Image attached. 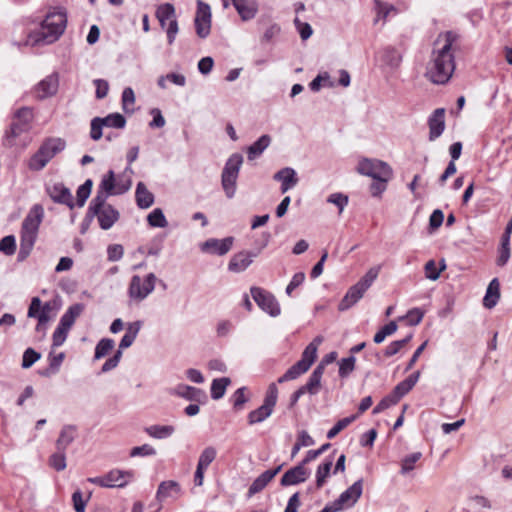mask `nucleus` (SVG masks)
<instances>
[{"label":"nucleus","instance_id":"nucleus-20","mask_svg":"<svg viewBox=\"0 0 512 512\" xmlns=\"http://www.w3.org/2000/svg\"><path fill=\"white\" fill-rule=\"evenodd\" d=\"M48 194L51 199L60 204H65L69 208L74 207L73 196L70 190L61 183L54 184L47 188Z\"/></svg>","mask_w":512,"mask_h":512},{"label":"nucleus","instance_id":"nucleus-59","mask_svg":"<svg viewBox=\"0 0 512 512\" xmlns=\"http://www.w3.org/2000/svg\"><path fill=\"white\" fill-rule=\"evenodd\" d=\"M321 386V378L310 375L307 383L303 386H301L306 393H309L311 395H315L318 393Z\"/></svg>","mask_w":512,"mask_h":512},{"label":"nucleus","instance_id":"nucleus-56","mask_svg":"<svg viewBox=\"0 0 512 512\" xmlns=\"http://www.w3.org/2000/svg\"><path fill=\"white\" fill-rule=\"evenodd\" d=\"M41 355L33 348H27L23 353L22 368H30L36 361L40 359Z\"/></svg>","mask_w":512,"mask_h":512},{"label":"nucleus","instance_id":"nucleus-42","mask_svg":"<svg viewBox=\"0 0 512 512\" xmlns=\"http://www.w3.org/2000/svg\"><path fill=\"white\" fill-rule=\"evenodd\" d=\"M151 227L165 228L168 225L166 217L160 208L154 209L147 217Z\"/></svg>","mask_w":512,"mask_h":512},{"label":"nucleus","instance_id":"nucleus-3","mask_svg":"<svg viewBox=\"0 0 512 512\" xmlns=\"http://www.w3.org/2000/svg\"><path fill=\"white\" fill-rule=\"evenodd\" d=\"M66 148V141L60 137L46 138L31 156L28 167L33 171L42 170L57 154Z\"/></svg>","mask_w":512,"mask_h":512},{"label":"nucleus","instance_id":"nucleus-51","mask_svg":"<svg viewBox=\"0 0 512 512\" xmlns=\"http://www.w3.org/2000/svg\"><path fill=\"white\" fill-rule=\"evenodd\" d=\"M380 269V266L371 267L357 283L360 284L364 289L368 290V288L378 277Z\"/></svg>","mask_w":512,"mask_h":512},{"label":"nucleus","instance_id":"nucleus-58","mask_svg":"<svg viewBox=\"0 0 512 512\" xmlns=\"http://www.w3.org/2000/svg\"><path fill=\"white\" fill-rule=\"evenodd\" d=\"M327 202L336 205L339 209V214H341L348 204V196L342 193H333L329 195Z\"/></svg>","mask_w":512,"mask_h":512},{"label":"nucleus","instance_id":"nucleus-64","mask_svg":"<svg viewBox=\"0 0 512 512\" xmlns=\"http://www.w3.org/2000/svg\"><path fill=\"white\" fill-rule=\"evenodd\" d=\"M399 401L395 399L394 395L391 393L385 398H383L373 409V413L377 414L387 409L391 405L397 404Z\"/></svg>","mask_w":512,"mask_h":512},{"label":"nucleus","instance_id":"nucleus-49","mask_svg":"<svg viewBox=\"0 0 512 512\" xmlns=\"http://www.w3.org/2000/svg\"><path fill=\"white\" fill-rule=\"evenodd\" d=\"M216 454L217 452L214 447H206L199 456L197 466L207 469L208 466L215 460Z\"/></svg>","mask_w":512,"mask_h":512},{"label":"nucleus","instance_id":"nucleus-53","mask_svg":"<svg viewBox=\"0 0 512 512\" xmlns=\"http://www.w3.org/2000/svg\"><path fill=\"white\" fill-rule=\"evenodd\" d=\"M422 457L421 452H414L410 455H407L401 463V473L407 474L408 472L414 469V464L418 462Z\"/></svg>","mask_w":512,"mask_h":512},{"label":"nucleus","instance_id":"nucleus-44","mask_svg":"<svg viewBox=\"0 0 512 512\" xmlns=\"http://www.w3.org/2000/svg\"><path fill=\"white\" fill-rule=\"evenodd\" d=\"M269 476L270 475H268L265 471L261 475H259L250 485L248 490V496L250 497L262 491L271 481V478Z\"/></svg>","mask_w":512,"mask_h":512},{"label":"nucleus","instance_id":"nucleus-45","mask_svg":"<svg viewBox=\"0 0 512 512\" xmlns=\"http://www.w3.org/2000/svg\"><path fill=\"white\" fill-rule=\"evenodd\" d=\"M115 342L110 338L101 339L95 348V359H101L105 357L114 347Z\"/></svg>","mask_w":512,"mask_h":512},{"label":"nucleus","instance_id":"nucleus-62","mask_svg":"<svg viewBox=\"0 0 512 512\" xmlns=\"http://www.w3.org/2000/svg\"><path fill=\"white\" fill-rule=\"evenodd\" d=\"M68 332L69 330L58 325L52 335V347L61 346L65 342Z\"/></svg>","mask_w":512,"mask_h":512},{"label":"nucleus","instance_id":"nucleus-14","mask_svg":"<svg viewBox=\"0 0 512 512\" xmlns=\"http://www.w3.org/2000/svg\"><path fill=\"white\" fill-rule=\"evenodd\" d=\"M310 476V471L301 463L288 469L281 477L280 485L283 487L298 485L305 482Z\"/></svg>","mask_w":512,"mask_h":512},{"label":"nucleus","instance_id":"nucleus-43","mask_svg":"<svg viewBox=\"0 0 512 512\" xmlns=\"http://www.w3.org/2000/svg\"><path fill=\"white\" fill-rule=\"evenodd\" d=\"M115 189H116L115 174H114V171L109 170L107 172V174L103 176L98 190L104 191L110 195H115L114 194Z\"/></svg>","mask_w":512,"mask_h":512},{"label":"nucleus","instance_id":"nucleus-38","mask_svg":"<svg viewBox=\"0 0 512 512\" xmlns=\"http://www.w3.org/2000/svg\"><path fill=\"white\" fill-rule=\"evenodd\" d=\"M109 195L110 194H108V193H106L104 191L98 190L96 196L90 202V205H89V208H88V212H87V216L92 214V213H98V210L110 206V204L106 203L107 198H108Z\"/></svg>","mask_w":512,"mask_h":512},{"label":"nucleus","instance_id":"nucleus-25","mask_svg":"<svg viewBox=\"0 0 512 512\" xmlns=\"http://www.w3.org/2000/svg\"><path fill=\"white\" fill-rule=\"evenodd\" d=\"M231 2L244 21L254 18L257 12L254 0H231Z\"/></svg>","mask_w":512,"mask_h":512},{"label":"nucleus","instance_id":"nucleus-55","mask_svg":"<svg viewBox=\"0 0 512 512\" xmlns=\"http://www.w3.org/2000/svg\"><path fill=\"white\" fill-rule=\"evenodd\" d=\"M322 342H323L322 336L315 337L313 339V341L311 343H309L306 346V348L304 349V351L302 352V354H304L305 358H309L312 361H315V359L317 357L318 347Z\"/></svg>","mask_w":512,"mask_h":512},{"label":"nucleus","instance_id":"nucleus-16","mask_svg":"<svg viewBox=\"0 0 512 512\" xmlns=\"http://www.w3.org/2000/svg\"><path fill=\"white\" fill-rule=\"evenodd\" d=\"M429 140L435 141L445 130V109L437 108L428 118Z\"/></svg>","mask_w":512,"mask_h":512},{"label":"nucleus","instance_id":"nucleus-17","mask_svg":"<svg viewBox=\"0 0 512 512\" xmlns=\"http://www.w3.org/2000/svg\"><path fill=\"white\" fill-rule=\"evenodd\" d=\"M314 361L309 358H305L304 354L301 355V359L292 365L281 377L278 378L277 382L282 384L286 381L295 380L304 373H306Z\"/></svg>","mask_w":512,"mask_h":512},{"label":"nucleus","instance_id":"nucleus-23","mask_svg":"<svg viewBox=\"0 0 512 512\" xmlns=\"http://www.w3.org/2000/svg\"><path fill=\"white\" fill-rule=\"evenodd\" d=\"M367 290L364 289L360 284L356 283L349 288L341 302L339 303V310L345 311L356 304L364 295Z\"/></svg>","mask_w":512,"mask_h":512},{"label":"nucleus","instance_id":"nucleus-52","mask_svg":"<svg viewBox=\"0 0 512 512\" xmlns=\"http://www.w3.org/2000/svg\"><path fill=\"white\" fill-rule=\"evenodd\" d=\"M356 358L351 355L347 358H343L339 362V376L341 378L347 377L355 368Z\"/></svg>","mask_w":512,"mask_h":512},{"label":"nucleus","instance_id":"nucleus-13","mask_svg":"<svg viewBox=\"0 0 512 512\" xmlns=\"http://www.w3.org/2000/svg\"><path fill=\"white\" fill-rule=\"evenodd\" d=\"M196 33L200 38H206L211 30V10L208 4L198 1L195 17Z\"/></svg>","mask_w":512,"mask_h":512},{"label":"nucleus","instance_id":"nucleus-9","mask_svg":"<svg viewBox=\"0 0 512 512\" xmlns=\"http://www.w3.org/2000/svg\"><path fill=\"white\" fill-rule=\"evenodd\" d=\"M44 211L42 206L34 205L25 217L21 228V239L36 241Z\"/></svg>","mask_w":512,"mask_h":512},{"label":"nucleus","instance_id":"nucleus-2","mask_svg":"<svg viewBox=\"0 0 512 512\" xmlns=\"http://www.w3.org/2000/svg\"><path fill=\"white\" fill-rule=\"evenodd\" d=\"M67 24L66 14L62 11H53L47 14L41 23V31L29 35L32 45L55 42L65 31Z\"/></svg>","mask_w":512,"mask_h":512},{"label":"nucleus","instance_id":"nucleus-33","mask_svg":"<svg viewBox=\"0 0 512 512\" xmlns=\"http://www.w3.org/2000/svg\"><path fill=\"white\" fill-rule=\"evenodd\" d=\"M374 10L376 12L374 24H377L381 20L385 22L388 16L397 13V9L393 5L382 2L381 0H374Z\"/></svg>","mask_w":512,"mask_h":512},{"label":"nucleus","instance_id":"nucleus-37","mask_svg":"<svg viewBox=\"0 0 512 512\" xmlns=\"http://www.w3.org/2000/svg\"><path fill=\"white\" fill-rule=\"evenodd\" d=\"M238 176L222 171L221 183L228 198H232L236 192V181Z\"/></svg>","mask_w":512,"mask_h":512},{"label":"nucleus","instance_id":"nucleus-19","mask_svg":"<svg viewBox=\"0 0 512 512\" xmlns=\"http://www.w3.org/2000/svg\"><path fill=\"white\" fill-rule=\"evenodd\" d=\"M363 492V479L354 482L349 488L342 492L337 498L344 508L353 507Z\"/></svg>","mask_w":512,"mask_h":512},{"label":"nucleus","instance_id":"nucleus-7","mask_svg":"<svg viewBox=\"0 0 512 512\" xmlns=\"http://www.w3.org/2000/svg\"><path fill=\"white\" fill-rule=\"evenodd\" d=\"M157 277L154 273H149L143 280L139 275L131 278L128 294L136 302L143 301L155 288Z\"/></svg>","mask_w":512,"mask_h":512},{"label":"nucleus","instance_id":"nucleus-5","mask_svg":"<svg viewBox=\"0 0 512 512\" xmlns=\"http://www.w3.org/2000/svg\"><path fill=\"white\" fill-rule=\"evenodd\" d=\"M357 171L374 180L389 181L393 175V170L390 165L378 159H362L358 163Z\"/></svg>","mask_w":512,"mask_h":512},{"label":"nucleus","instance_id":"nucleus-48","mask_svg":"<svg viewBox=\"0 0 512 512\" xmlns=\"http://www.w3.org/2000/svg\"><path fill=\"white\" fill-rule=\"evenodd\" d=\"M93 182L91 179H87L81 186L77 189V205L79 207L84 206L86 200L89 198L91 194Z\"/></svg>","mask_w":512,"mask_h":512},{"label":"nucleus","instance_id":"nucleus-47","mask_svg":"<svg viewBox=\"0 0 512 512\" xmlns=\"http://www.w3.org/2000/svg\"><path fill=\"white\" fill-rule=\"evenodd\" d=\"M357 418V415H351L349 417H345L341 420H339L328 432H327V438L333 439L336 437L343 429H345L347 426H349L353 421H355Z\"/></svg>","mask_w":512,"mask_h":512},{"label":"nucleus","instance_id":"nucleus-18","mask_svg":"<svg viewBox=\"0 0 512 512\" xmlns=\"http://www.w3.org/2000/svg\"><path fill=\"white\" fill-rule=\"evenodd\" d=\"M233 242V237H226L224 239L211 238L202 244L201 249L204 252L222 256L231 250Z\"/></svg>","mask_w":512,"mask_h":512},{"label":"nucleus","instance_id":"nucleus-1","mask_svg":"<svg viewBox=\"0 0 512 512\" xmlns=\"http://www.w3.org/2000/svg\"><path fill=\"white\" fill-rule=\"evenodd\" d=\"M458 35L452 31L440 34L435 41L431 60L427 65L426 77L434 84H445L451 78L455 69L452 45Z\"/></svg>","mask_w":512,"mask_h":512},{"label":"nucleus","instance_id":"nucleus-35","mask_svg":"<svg viewBox=\"0 0 512 512\" xmlns=\"http://www.w3.org/2000/svg\"><path fill=\"white\" fill-rule=\"evenodd\" d=\"M172 493L179 494L180 493V485L173 480L163 481L160 483L157 490V499L159 501L164 500L172 495Z\"/></svg>","mask_w":512,"mask_h":512},{"label":"nucleus","instance_id":"nucleus-36","mask_svg":"<svg viewBox=\"0 0 512 512\" xmlns=\"http://www.w3.org/2000/svg\"><path fill=\"white\" fill-rule=\"evenodd\" d=\"M333 465L332 459H326L320 464L316 470V488L320 489L326 483L327 478L330 476L331 468Z\"/></svg>","mask_w":512,"mask_h":512},{"label":"nucleus","instance_id":"nucleus-6","mask_svg":"<svg viewBox=\"0 0 512 512\" xmlns=\"http://www.w3.org/2000/svg\"><path fill=\"white\" fill-rule=\"evenodd\" d=\"M277 399H278L277 385L275 383H271L268 386V389L266 391L263 404L259 408L251 411L248 414V423L250 425H253V424L260 423V422H263L264 420H266L272 414L273 409L277 403Z\"/></svg>","mask_w":512,"mask_h":512},{"label":"nucleus","instance_id":"nucleus-57","mask_svg":"<svg viewBox=\"0 0 512 512\" xmlns=\"http://www.w3.org/2000/svg\"><path fill=\"white\" fill-rule=\"evenodd\" d=\"M50 465L57 471L64 470L66 468L65 451L57 450V452L50 457Z\"/></svg>","mask_w":512,"mask_h":512},{"label":"nucleus","instance_id":"nucleus-22","mask_svg":"<svg viewBox=\"0 0 512 512\" xmlns=\"http://www.w3.org/2000/svg\"><path fill=\"white\" fill-rule=\"evenodd\" d=\"M96 216L99 221V225L103 230L110 229L116 221L119 219V212L111 205L98 210V213H92L87 217L92 218Z\"/></svg>","mask_w":512,"mask_h":512},{"label":"nucleus","instance_id":"nucleus-12","mask_svg":"<svg viewBox=\"0 0 512 512\" xmlns=\"http://www.w3.org/2000/svg\"><path fill=\"white\" fill-rule=\"evenodd\" d=\"M251 295L258 306L269 313L271 316H278L280 314V307L275 297L259 287L251 288Z\"/></svg>","mask_w":512,"mask_h":512},{"label":"nucleus","instance_id":"nucleus-32","mask_svg":"<svg viewBox=\"0 0 512 512\" xmlns=\"http://www.w3.org/2000/svg\"><path fill=\"white\" fill-rule=\"evenodd\" d=\"M271 137L269 135H262L256 142L247 148L248 160H254L259 157L264 150L270 145Z\"/></svg>","mask_w":512,"mask_h":512},{"label":"nucleus","instance_id":"nucleus-11","mask_svg":"<svg viewBox=\"0 0 512 512\" xmlns=\"http://www.w3.org/2000/svg\"><path fill=\"white\" fill-rule=\"evenodd\" d=\"M156 17L161 25V27L164 29V21H169L168 27H167V39L168 43L171 45L176 38V35L178 33V22L175 18V8L170 3L162 4L158 7L156 11Z\"/></svg>","mask_w":512,"mask_h":512},{"label":"nucleus","instance_id":"nucleus-4","mask_svg":"<svg viewBox=\"0 0 512 512\" xmlns=\"http://www.w3.org/2000/svg\"><path fill=\"white\" fill-rule=\"evenodd\" d=\"M32 111L29 108H22L17 111L14 120L10 125V129L5 134V145L14 146L18 145L17 139L22 134H27L31 128L30 122L32 120Z\"/></svg>","mask_w":512,"mask_h":512},{"label":"nucleus","instance_id":"nucleus-40","mask_svg":"<svg viewBox=\"0 0 512 512\" xmlns=\"http://www.w3.org/2000/svg\"><path fill=\"white\" fill-rule=\"evenodd\" d=\"M100 121L106 127H113L117 129H122L126 125V119L120 113H112L104 118H100Z\"/></svg>","mask_w":512,"mask_h":512},{"label":"nucleus","instance_id":"nucleus-29","mask_svg":"<svg viewBox=\"0 0 512 512\" xmlns=\"http://www.w3.org/2000/svg\"><path fill=\"white\" fill-rule=\"evenodd\" d=\"M135 199L137 206L141 209H147L154 203V195L143 182H139L136 186Z\"/></svg>","mask_w":512,"mask_h":512},{"label":"nucleus","instance_id":"nucleus-60","mask_svg":"<svg viewBox=\"0 0 512 512\" xmlns=\"http://www.w3.org/2000/svg\"><path fill=\"white\" fill-rule=\"evenodd\" d=\"M424 317V312L420 308H412L404 317L410 326L418 325Z\"/></svg>","mask_w":512,"mask_h":512},{"label":"nucleus","instance_id":"nucleus-21","mask_svg":"<svg viewBox=\"0 0 512 512\" xmlns=\"http://www.w3.org/2000/svg\"><path fill=\"white\" fill-rule=\"evenodd\" d=\"M256 256L257 253L250 251H241L235 254L228 264L229 271L239 273L246 270L253 262V258Z\"/></svg>","mask_w":512,"mask_h":512},{"label":"nucleus","instance_id":"nucleus-39","mask_svg":"<svg viewBox=\"0 0 512 512\" xmlns=\"http://www.w3.org/2000/svg\"><path fill=\"white\" fill-rule=\"evenodd\" d=\"M231 383L227 377L214 379L211 384V397L214 400L222 398L225 394L227 386Z\"/></svg>","mask_w":512,"mask_h":512},{"label":"nucleus","instance_id":"nucleus-50","mask_svg":"<svg viewBox=\"0 0 512 512\" xmlns=\"http://www.w3.org/2000/svg\"><path fill=\"white\" fill-rule=\"evenodd\" d=\"M412 334L407 335L404 339L391 342L384 350L386 357H391L397 354L407 343L412 339Z\"/></svg>","mask_w":512,"mask_h":512},{"label":"nucleus","instance_id":"nucleus-15","mask_svg":"<svg viewBox=\"0 0 512 512\" xmlns=\"http://www.w3.org/2000/svg\"><path fill=\"white\" fill-rule=\"evenodd\" d=\"M59 88V77L57 73H52L41 80L34 89L35 96L38 99H46L54 96Z\"/></svg>","mask_w":512,"mask_h":512},{"label":"nucleus","instance_id":"nucleus-28","mask_svg":"<svg viewBox=\"0 0 512 512\" xmlns=\"http://www.w3.org/2000/svg\"><path fill=\"white\" fill-rule=\"evenodd\" d=\"M83 310L84 306L81 303L71 305L60 318L58 325L64 329L70 330L75 323V320L81 315Z\"/></svg>","mask_w":512,"mask_h":512},{"label":"nucleus","instance_id":"nucleus-46","mask_svg":"<svg viewBox=\"0 0 512 512\" xmlns=\"http://www.w3.org/2000/svg\"><path fill=\"white\" fill-rule=\"evenodd\" d=\"M398 329V326L395 321H390L388 324L384 325L375 335L374 342L376 344L382 343L387 336L394 334Z\"/></svg>","mask_w":512,"mask_h":512},{"label":"nucleus","instance_id":"nucleus-34","mask_svg":"<svg viewBox=\"0 0 512 512\" xmlns=\"http://www.w3.org/2000/svg\"><path fill=\"white\" fill-rule=\"evenodd\" d=\"M144 431L152 438L164 439L170 437L175 428L172 425H151L146 427Z\"/></svg>","mask_w":512,"mask_h":512},{"label":"nucleus","instance_id":"nucleus-31","mask_svg":"<svg viewBox=\"0 0 512 512\" xmlns=\"http://www.w3.org/2000/svg\"><path fill=\"white\" fill-rule=\"evenodd\" d=\"M76 437V428L72 425H65L56 441V447L59 451H65Z\"/></svg>","mask_w":512,"mask_h":512},{"label":"nucleus","instance_id":"nucleus-8","mask_svg":"<svg viewBox=\"0 0 512 512\" xmlns=\"http://www.w3.org/2000/svg\"><path fill=\"white\" fill-rule=\"evenodd\" d=\"M133 477V471L113 469L104 476L89 478L88 481L100 487L122 488L125 487Z\"/></svg>","mask_w":512,"mask_h":512},{"label":"nucleus","instance_id":"nucleus-54","mask_svg":"<svg viewBox=\"0 0 512 512\" xmlns=\"http://www.w3.org/2000/svg\"><path fill=\"white\" fill-rule=\"evenodd\" d=\"M0 251L7 256H11L16 251V240L13 235H8L0 240Z\"/></svg>","mask_w":512,"mask_h":512},{"label":"nucleus","instance_id":"nucleus-10","mask_svg":"<svg viewBox=\"0 0 512 512\" xmlns=\"http://www.w3.org/2000/svg\"><path fill=\"white\" fill-rule=\"evenodd\" d=\"M53 310L51 302H46L42 305L40 298L34 297L31 300L28 308L27 316L29 318H36L38 320L36 330H45L46 324L51 320V312Z\"/></svg>","mask_w":512,"mask_h":512},{"label":"nucleus","instance_id":"nucleus-26","mask_svg":"<svg viewBox=\"0 0 512 512\" xmlns=\"http://www.w3.org/2000/svg\"><path fill=\"white\" fill-rule=\"evenodd\" d=\"M174 393L177 396L185 398L189 401L201 402L203 399H206V395L203 390L184 384H179L174 389Z\"/></svg>","mask_w":512,"mask_h":512},{"label":"nucleus","instance_id":"nucleus-24","mask_svg":"<svg viewBox=\"0 0 512 512\" xmlns=\"http://www.w3.org/2000/svg\"><path fill=\"white\" fill-rule=\"evenodd\" d=\"M274 180L281 182V192L286 193L289 189L294 187L297 182L298 178L296 176V172L294 169L286 167L281 170H279L275 175L273 176Z\"/></svg>","mask_w":512,"mask_h":512},{"label":"nucleus","instance_id":"nucleus-63","mask_svg":"<svg viewBox=\"0 0 512 512\" xmlns=\"http://www.w3.org/2000/svg\"><path fill=\"white\" fill-rule=\"evenodd\" d=\"M294 24L302 40H307L312 35L313 30L310 24L300 21L299 18L294 19Z\"/></svg>","mask_w":512,"mask_h":512},{"label":"nucleus","instance_id":"nucleus-41","mask_svg":"<svg viewBox=\"0 0 512 512\" xmlns=\"http://www.w3.org/2000/svg\"><path fill=\"white\" fill-rule=\"evenodd\" d=\"M242 163V155L239 153H234L228 158L223 171L238 176Z\"/></svg>","mask_w":512,"mask_h":512},{"label":"nucleus","instance_id":"nucleus-27","mask_svg":"<svg viewBox=\"0 0 512 512\" xmlns=\"http://www.w3.org/2000/svg\"><path fill=\"white\" fill-rule=\"evenodd\" d=\"M419 377L420 371H416L405 380L398 383L391 392L395 399L399 401L403 396H405L418 382Z\"/></svg>","mask_w":512,"mask_h":512},{"label":"nucleus","instance_id":"nucleus-30","mask_svg":"<svg viewBox=\"0 0 512 512\" xmlns=\"http://www.w3.org/2000/svg\"><path fill=\"white\" fill-rule=\"evenodd\" d=\"M500 299V283L497 278H494L490 281L485 297L483 299V305L488 308L492 309L496 306L498 300Z\"/></svg>","mask_w":512,"mask_h":512},{"label":"nucleus","instance_id":"nucleus-61","mask_svg":"<svg viewBox=\"0 0 512 512\" xmlns=\"http://www.w3.org/2000/svg\"><path fill=\"white\" fill-rule=\"evenodd\" d=\"M155 454H156V450L150 444H143L142 446L133 447L130 451L131 457L153 456Z\"/></svg>","mask_w":512,"mask_h":512}]
</instances>
